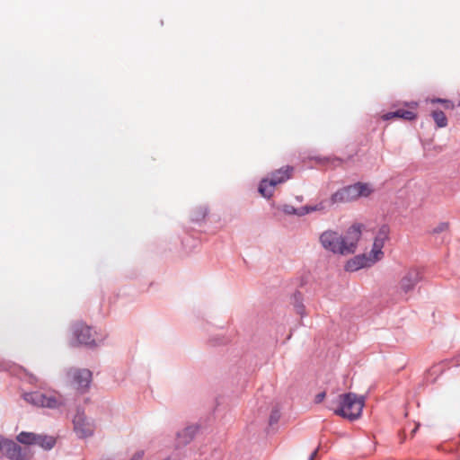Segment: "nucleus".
<instances>
[{
	"label": "nucleus",
	"instance_id": "5",
	"mask_svg": "<svg viewBox=\"0 0 460 460\" xmlns=\"http://www.w3.org/2000/svg\"><path fill=\"white\" fill-rule=\"evenodd\" d=\"M23 400L36 407L58 410L65 405V400L60 394L42 393L40 391L22 394Z\"/></svg>",
	"mask_w": 460,
	"mask_h": 460
},
{
	"label": "nucleus",
	"instance_id": "29",
	"mask_svg": "<svg viewBox=\"0 0 460 460\" xmlns=\"http://www.w3.org/2000/svg\"><path fill=\"white\" fill-rule=\"evenodd\" d=\"M316 455H317V450H314V451L311 454V456H310V457H309V459H308V460H314V457L316 456Z\"/></svg>",
	"mask_w": 460,
	"mask_h": 460
},
{
	"label": "nucleus",
	"instance_id": "3",
	"mask_svg": "<svg viewBox=\"0 0 460 460\" xmlns=\"http://www.w3.org/2000/svg\"><path fill=\"white\" fill-rule=\"evenodd\" d=\"M364 405V396L349 393L339 396V407L334 412L349 420H355L361 416Z\"/></svg>",
	"mask_w": 460,
	"mask_h": 460
},
{
	"label": "nucleus",
	"instance_id": "1",
	"mask_svg": "<svg viewBox=\"0 0 460 460\" xmlns=\"http://www.w3.org/2000/svg\"><path fill=\"white\" fill-rule=\"evenodd\" d=\"M362 228V225L355 224L344 235L334 230H325L321 234L319 241L323 249L334 254L343 256L352 254L357 250Z\"/></svg>",
	"mask_w": 460,
	"mask_h": 460
},
{
	"label": "nucleus",
	"instance_id": "23",
	"mask_svg": "<svg viewBox=\"0 0 460 460\" xmlns=\"http://www.w3.org/2000/svg\"><path fill=\"white\" fill-rule=\"evenodd\" d=\"M280 417L279 410L275 407L272 409L270 416V425H273L278 422L279 419Z\"/></svg>",
	"mask_w": 460,
	"mask_h": 460
},
{
	"label": "nucleus",
	"instance_id": "25",
	"mask_svg": "<svg viewBox=\"0 0 460 460\" xmlns=\"http://www.w3.org/2000/svg\"><path fill=\"white\" fill-rule=\"evenodd\" d=\"M310 213H311L310 205H306V206L296 208V216L297 217H304Z\"/></svg>",
	"mask_w": 460,
	"mask_h": 460
},
{
	"label": "nucleus",
	"instance_id": "31",
	"mask_svg": "<svg viewBox=\"0 0 460 460\" xmlns=\"http://www.w3.org/2000/svg\"><path fill=\"white\" fill-rule=\"evenodd\" d=\"M417 429H418V427H416V428L412 430V432H413V433H415V432H416V430H417Z\"/></svg>",
	"mask_w": 460,
	"mask_h": 460
},
{
	"label": "nucleus",
	"instance_id": "27",
	"mask_svg": "<svg viewBox=\"0 0 460 460\" xmlns=\"http://www.w3.org/2000/svg\"><path fill=\"white\" fill-rule=\"evenodd\" d=\"M144 456V451H138L135 453L129 460H142Z\"/></svg>",
	"mask_w": 460,
	"mask_h": 460
},
{
	"label": "nucleus",
	"instance_id": "24",
	"mask_svg": "<svg viewBox=\"0 0 460 460\" xmlns=\"http://www.w3.org/2000/svg\"><path fill=\"white\" fill-rule=\"evenodd\" d=\"M280 209L283 213L287 215H296V208L289 204H285L280 207Z\"/></svg>",
	"mask_w": 460,
	"mask_h": 460
},
{
	"label": "nucleus",
	"instance_id": "2",
	"mask_svg": "<svg viewBox=\"0 0 460 460\" xmlns=\"http://www.w3.org/2000/svg\"><path fill=\"white\" fill-rule=\"evenodd\" d=\"M69 341L73 346H84L95 349L106 344L108 332L97 326H91L82 321H75L68 328Z\"/></svg>",
	"mask_w": 460,
	"mask_h": 460
},
{
	"label": "nucleus",
	"instance_id": "19",
	"mask_svg": "<svg viewBox=\"0 0 460 460\" xmlns=\"http://www.w3.org/2000/svg\"><path fill=\"white\" fill-rule=\"evenodd\" d=\"M38 434L32 432H21L17 436V440L25 445H36Z\"/></svg>",
	"mask_w": 460,
	"mask_h": 460
},
{
	"label": "nucleus",
	"instance_id": "10",
	"mask_svg": "<svg viewBox=\"0 0 460 460\" xmlns=\"http://www.w3.org/2000/svg\"><path fill=\"white\" fill-rule=\"evenodd\" d=\"M279 184L271 178L269 174L262 178L258 185V192L265 199H270L273 197L275 189Z\"/></svg>",
	"mask_w": 460,
	"mask_h": 460
},
{
	"label": "nucleus",
	"instance_id": "18",
	"mask_svg": "<svg viewBox=\"0 0 460 460\" xmlns=\"http://www.w3.org/2000/svg\"><path fill=\"white\" fill-rule=\"evenodd\" d=\"M365 254L372 265H375L376 262L380 261L385 255L383 249L375 244H372L370 252Z\"/></svg>",
	"mask_w": 460,
	"mask_h": 460
},
{
	"label": "nucleus",
	"instance_id": "20",
	"mask_svg": "<svg viewBox=\"0 0 460 460\" xmlns=\"http://www.w3.org/2000/svg\"><path fill=\"white\" fill-rule=\"evenodd\" d=\"M55 438L50 436L38 435L36 445L41 447L44 449H51L55 445Z\"/></svg>",
	"mask_w": 460,
	"mask_h": 460
},
{
	"label": "nucleus",
	"instance_id": "21",
	"mask_svg": "<svg viewBox=\"0 0 460 460\" xmlns=\"http://www.w3.org/2000/svg\"><path fill=\"white\" fill-rule=\"evenodd\" d=\"M432 118L438 128H445L447 125V119L445 113L441 111H435L432 112Z\"/></svg>",
	"mask_w": 460,
	"mask_h": 460
},
{
	"label": "nucleus",
	"instance_id": "11",
	"mask_svg": "<svg viewBox=\"0 0 460 460\" xmlns=\"http://www.w3.org/2000/svg\"><path fill=\"white\" fill-rule=\"evenodd\" d=\"M372 266L373 265L370 263V261H368V259L366 256V254L362 253V254L356 255L353 258H351L350 260H349L346 262L344 269L346 271L353 272V271H357L360 269L369 268Z\"/></svg>",
	"mask_w": 460,
	"mask_h": 460
},
{
	"label": "nucleus",
	"instance_id": "16",
	"mask_svg": "<svg viewBox=\"0 0 460 460\" xmlns=\"http://www.w3.org/2000/svg\"><path fill=\"white\" fill-rule=\"evenodd\" d=\"M334 205H335V203L332 201V196L329 199H323L319 200L317 203L310 205L311 213L319 212L322 214H325Z\"/></svg>",
	"mask_w": 460,
	"mask_h": 460
},
{
	"label": "nucleus",
	"instance_id": "17",
	"mask_svg": "<svg viewBox=\"0 0 460 460\" xmlns=\"http://www.w3.org/2000/svg\"><path fill=\"white\" fill-rule=\"evenodd\" d=\"M209 213V208L207 205H199L191 211L190 218L192 221L199 222L206 218Z\"/></svg>",
	"mask_w": 460,
	"mask_h": 460
},
{
	"label": "nucleus",
	"instance_id": "22",
	"mask_svg": "<svg viewBox=\"0 0 460 460\" xmlns=\"http://www.w3.org/2000/svg\"><path fill=\"white\" fill-rule=\"evenodd\" d=\"M429 102L431 103L444 104L447 109H452L454 107L453 103L449 100H447V99L434 98V99H430Z\"/></svg>",
	"mask_w": 460,
	"mask_h": 460
},
{
	"label": "nucleus",
	"instance_id": "12",
	"mask_svg": "<svg viewBox=\"0 0 460 460\" xmlns=\"http://www.w3.org/2000/svg\"><path fill=\"white\" fill-rule=\"evenodd\" d=\"M199 430L198 425H190L181 430H180L177 435V446H183L189 444L196 436L197 432Z\"/></svg>",
	"mask_w": 460,
	"mask_h": 460
},
{
	"label": "nucleus",
	"instance_id": "4",
	"mask_svg": "<svg viewBox=\"0 0 460 460\" xmlns=\"http://www.w3.org/2000/svg\"><path fill=\"white\" fill-rule=\"evenodd\" d=\"M374 191L370 183L357 182L352 185L342 187L332 194L335 205L349 203L359 198H367Z\"/></svg>",
	"mask_w": 460,
	"mask_h": 460
},
{
	"label": "nucleus",
	"instance_id": "15",
	"mask_svg": "<svg viewBox=\"0 0 460 460\" xmlns=\"http://www.w3.org/2000/svg\"><path fill=\"white\" fill-rule=\"evenodd\" d=\"M415 117L416 115L412 111L398 110L396 111L385 113L384 115H382L381 118L383 120H390L393 119H403L406 120H412L415 119Z\"/></svg>",
	"mask_w": 460,
	"mask_h": 460
},
{
	"label": "nucleus",
	"instance_id": "14",
	"mask_svg": "<svg viewBox=\"0 0 460 460\" xmlns=\"http://www.w3.org/2000/svg\"><path fill=\"white\" fill-rule=\"evenodd\" d=\"M390 228L386 225H382L378 227L375 234L373 244L384 248L385 242L389 238Z\"/></svg>",
	"mask_w": 460,
	"mask_h": 460
},
{
	"label": "nucleus",
	"instance_id": "13",
	"mask_svg": "<svg viewBox=\"0 0 460 460\" xmlns=\"http://www.w3.org/2000/svg\"><path fill=\"white\" fill-rule=\"evenodd\" d=\"M292 172L293 167L286 165L271 172L269 175L273 178L279 184H283L291 178Z\"/></svg>",
	"mask_w": 460,
	"mask_h": 460
},
{
	"label": "nucleus",
	"instance_id": "6",
	"mask_svg": "<svg viewBox=\"0 0 460 460\" xmlns=\"http://www.w3.org/2000/svg\"><path fill=\"white\" fill-rule=\"evenodd\" d=\"M70 386L80 394H86L93 383V372L86 367H72L66 371Z\"/></svg>",
	"mask_w": 460,
	"mask_h": 460
},
{
	"label": "nucleus",
	"instance_id": "7",
	"mask_svg": "<svg viewBox=\"0 0 460 460\" xmlns=\"http://www.w3.org/2000/svg\"><path fill=\"white\" fill-rule=\"evenodd\" d=\"M0 453L11 460H27L29 456L13 440L0 436Z\"/></svg>",
	"mask_w": 460,
	"mask_h": 460
},
{
	"label": "nucleus",
	"instance_id": "30",
	"mask_svg": "<svg viewBox=\"0 0 460 460\" xmlns=\"http://www.w3.org/2000/svg\"><path fill=\"white\" fill-rule=\"evenodd\" d=\"M410 106H411V107H416V106H417V102H411V103L410 104Z\"/></svg>",
	"mask_w": 460,
	"mask_h": 460
},
{
	"label": "nucleus",
	"instance_id": "8",
	"mask_svg": "<svg viewBox=\"0 0 460 460\" xmlns=\"http://www.w3.org/2000/svg\"><path fill=\"white\" fill-rule=\"evenodd\" d=\"M74 430L80 438H90L93 435L95 424L93 419L78 412L73 420Z\"/></svg>",
	"mask_w": 460,
	"mask_h": 460
},
{
	"label": "nucleus",
	"instance_id": "26",
	"mask_svg": "<svg viewBox=\"0 0 460 460\" xmlns=\"http://www.w3.org/2000/svg\"><path fill=\"white\" fill-rule=\"evenodd\" d=\"M448 228V224L447 222H440L436 227L433 229L434 234H439L445 232Z\"/></svg>",
	"mask_w": 460,
	"mask_h": 460
},
{
	"label": "nucleus",
	"instance_id": "28",
	"mask_svg": "<svg viewBox=\"0 0 460 460\" xmlns=\"http://www.w3.org/2000/svg\"><path fill=\"white\" fill-rule=\"evenodd\" d=\"M325 398V393L324 392H322V393H319L316 396H315V402L319 403L321 402H323V400Z\"/></svg>",
	"mask_w": 460,
	"mask_h": 460
},
{
	"label": "nucleus",
	"instance_id": "9",
	"mask_svg": "<svg viewBox=\"0 0 460 460\" xmlns=\"http://www.w3.org/2000/svg\"><path fill=\"white\" fill-rule=\"evenodd\" d=\"M420 270L415 267L409 268L408 270H405L404 274L402 275L400 280V292L403 294H408L409 292L412 291L415 286L420 281Z\"/></svg>",
	"mask_w": 460,
	"mask_h": 460
},
{
	"label": "nucleus",
	"instance_id": "32",
	"mask_svg": "<svg viewBox=\"0 0 460 460\" xmlns=\"http://www.w3.org/2000/svg\"><path fill=\"white\" fill-rule=\"evenodd\" d=\"M458 106L460 107V102L458 103Z\"/></svg>",
	"mask_w": 460,
	"mask_h": 460
}]
</instances>
